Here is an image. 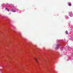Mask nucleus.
<instances>
[{
    "instance_id": "nucleus-1",
    "label": "nucleus",
    "mask_w": 73,
    "mask_h": 73,
    "mask_svg": "<svg viewBox=\"0 0 73 73\" xmlns=\"http://www.w3.org/2000/svg\"><path fill=\"white\" fill-rule=\"evenodd\" d=\"M60 46V45L59 44H58L57 45H56V50H57L58 49L59 47Z\"/></svg>"
},
{
    "instance_id": "nucleus-2",
    "label": "nucleus",
    "mask_w": 73,
    "mask_h": 73,
    "mask_svg": "<svg viewBox=\"0 0 73 73\" xmlns=\"http://www.w3.org/2000/svg\"><path fill=\"white\" fill-rule=\"evenodd\" d=\"M35 60L36 61V62L38 64V61L37 59L36 58H35Z\"/></svg>"
},
{
    "instance_id": "nucleus-3",
    "label": "nucleus",
    "mask_w": 73,
    "mask_h": 73,
    "mask_svg": "<svg viewBox=\"0 0 73 73\" xmlns=\"http://www.w3.org/2000/svg\"><path fill=\"white\" fill-rule=\"evenodd\" d=\"M72 5V4L71 3H69L68 4V6H71Z\"/></svg>"
},
{
    "instance_id": "nucleus-4",
    "label": "nucleus",
    "mask_w": 73,
    "mask_h": 73,
    "mask_svg": "<svg viewBox=\"0 0 73 73\" xmlns=\"http://www.w3.org/2000/svg\"><path fill=\"white\" fill-rule=\"evenodd\" d=\"M66 33L67 35V34H68V31H66Z\"/></svg>"
},
{
    "instance_id": "nucleus-5",
    "label": "nucleus",
    "mask_w": 73,
    "mask_h": 73,
    "mask_svg": "<svg viewBox=\"0 0 73 73\" xmlns=\"http://www.w3.org/2000/svg\"><path fill=\"white\" fill-rule=\"evenodd\" d=\"M13 12H16V11H13Z\"/></svg>"
},
{
    "instance_id": "nucleus-6",
    "label": "nucleus",
    "mask_w": 73,
    "mask_h": 73,
    "mask_svg": "<svg viewBox=\"0 0 73 73\" xmlns=\"http://www.w3.org/2000/svg\"><path fill=\"white\" fill-rule=\"evenodd\" d=\"M7 10H8V11H9V9H7Z\"/></svg>"
},
{
    "instance_id": "nucleus-7",
    "label": "nucleus",
    "mask_w": 73,
    "mask_h": 73,
    "mask_svg": "<svg viewBox=\"0 0 73 73\" xmlns=\"http://www.w3.org/2000/svg\"><path fill=\"white\" fill-rule=\"evenodd\" d=\"M6 9H8V8H6Z\"/></svg>"
},
{
    "instance_id": "nucleus-8",
    "label": "nucleus",
    "mask_w": 73,
    "mask_h": 73,
    "mask_svg": "<svg viewBox=\"0 0 73 73\" xmlns=\"http://www.w3.org/2000/svg\"><path fill=\"white\" fill-rule=\"evenodd\" d=\"M21 37H22V36H21Z\"/></svg>"
},
{
    "instance_id": "nucleus-9",
    "label": "nucleus",
    "mask_w": 73,
    "mask_h": 73,
    "mask_svg": "<svg viewBox=\"0 0 73 73\" xmlns=\"http://www.w3.org/2000/svg\"><path fill=\"white\" fill-rule=\"evenodd\" d=\"M70 17H72L71 16H70Z\"/></svg>"
}]
</instances>
